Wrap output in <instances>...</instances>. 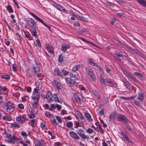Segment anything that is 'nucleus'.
Segmentation results:
<instances>
[{"mask_svg": "<svg viewBox=\"0 0 146 146\" xmlns=\"http://www.w3.org/2000/svg\"><path fill=\"white\" fill-rule=\"evenodd\" d=\"M80 78V76L78 74H69L68 77L66 78V81L68 85L70 87H76V83L75 80H78Z\"/></svg>", "mask_w": 146, "mask_h": 146, "instance_id": "nucleus-1", "label": "nucleus"}, {"mask_svg": "<svg viewBox=\"0 0 146 146\" xmlns=\"http://www.w3.org/2000/svg\"><path fill=\"white\" fill-rule=\"evenodd\" d=\"M40 95L38 90L36 88H34L31 96L32 100L31 102L33 107H37L38 106Z\"/></svg>", "mask_w": 146, "mask_h": 146, "instance_id": "nucleus-2", "label": "nucleus"}, {"mask_svg": "<svg viewBox=\"0 0 146 146\" xmlns=\"http://www.w3.org/2000/svg\"><path fill=\"white\" fill-rule=\"evenodd\" d=\"M100 82L105 85H106L107 84H108V85L110 87H116L117 84L115 82L109 78H105L102 74H101L100 76Z\"/></svg>", "mask_w": 146, "mask_h": 146, "instance_id": "nucleus-3", "label": "nucleus"}, {"mask_svg": "<svg viewBox=\"0 0 146 146\" xmlns=\"http://www.w3.org/2000/svg\"><path fill=\"white\" fill-rule=\"evenodd\" d=\"M3 108L7 112L11 113L15 110V107L14 104L11 102H7L3 104Z\"/></svg>", "mask_w": 146, "mask_h": 146, "instance_id": "nucleus-4", "label": "nucleus"}, {"mask_svg": "<svg viewBox=\"0 0 146 146\" xmlns=\"http://www.w3.org/2000/svg\"><path fill=\"white\" fill-rule=\"evenodd\" d=\"M29 14L32 16H33L37 20L40 22L42 24H43L46 27L48 30H49L50 31H51L50 27L46 23H45L42 20L40 19L38 17L36 16L33 12H31Z\"/></svg>", "mask_w": 146, "mask_h": 146, "instance_id": "nucleus-5", "label": "nucleus"}, {"mask_svg": "<svg viewBox=\"0 0 146 146\" xmlns=\"http://www.w3.org/2000/svg\"><path fill=\"white\" fill-rule=\"evenodd\" d=\"M52 84L53 86L58 90H62L63 88V85L59 81L54 80Z\"/></svg>", "mask_w": 146, "mask_h": 146, "instance_id": "nucleus-6", "label": "nucleus"}, {"mask_svg": "<svg viewBox=\"0 0 146 146\" xmlns=\"http://www.w3.org/2000/svg\"><path fill=\"white\" fill-rule=\"evenodd\" d=\"M117 118L118 121L122 122L123 123L125 122H127V121L128 120L126 116L123 114L117 115Z\"/></svg>", "mask_w": 146, "mask_h": 146, "instance_id": "nucleus-7", "label": "nucleus"}, {"mask_svg": "<svg viewBox=\"0 0 146 146\" xmlns=\"http://www.w3.org/2000/svg\"><path fill=\"white\" fill-rule=\"evenodd\" d=\"M27 21L29 25L33 29L37 28L38 27L36 25V23L34 19L29 18L27 19Z\"/></svg>", "mask_w": 146, "mask_h": 146, "instance_id": "nucleus-8", "label": "nucleus"}, {"mask_svg": "<svg viewBox=\"0 0 146 146\" xmlns=\"http://www.w3.org/2000/svg\"><path fill=\"white\" fill-rule=\"evenodd\" d=\"M76 113V117L78 120L82 123L85 122L86 120L84 117L80 112L78 111H77Z\"/></svg>", "mask_w": 146, "mask_h": 146, "instance_id": "nucleus-9", "label": "nucleus"}, {"mask_svg": "<svg viewBox=\"0 0 146 146\" xmlns=\"http://www.w3.org/2000/svg\"><path fill=\"white\" fill-rule=\"evenodd\" d=\"M16 121L22 124L25 121L28 119L25 115H20L17 117L16 118Z\"/></svg>", "mask_w": 146, "mask_h": 146, "instance_id": "nucleus-10", "label": "nucleus"}, {"mask_svg": "<svg viewBox=\"0 0 146 146\" xmlns=\"http://www.w3.org/2000/svg\"><path fill=\"white\" fill-rule=\"evenodd\" d=\"M77 133L81 137L82 139H88L89 137L86 135L84 133V131L82 129H79L76 131Z\"/></svg>", "mask_w": 146, "mask_h": 146, "instance_id": "nucleus-11", "label": "nucleus"}, {"mask_svg": "<svg viewBox=\"0 0 146 146\" xmlns=\"http://www.w3.org/2000/svg\"><path fill=\"white\" fill-rule=\"evenodd\" d=\"M20 139L15 137L14 135L8 138L7 141L10 143H13L15 144L16 142H18L19 141Z\"/></svg>", "mask_w": 146, "mask_h": 146, "instance_id": "nucleus-12", "label": "nucleus"}, {"mask_svg": "<svg viewBox=\"0 0 146 146\" xmlns=\"http://www.w3.org/2000/svg\"><path fill=\"white\" fill-rule=\"evenodd\" d=\"M52 97L53 96L52 92L49 90L47 91L46 96V98L48 102H51L53 101Z\"/></svg>", "mask_w": 146, "mask_h": 146, "instance_id": "nucleus-13", "label": "nucleus"}, {"mask_svg": "<svg viewBox=\"0 0 146 146\" xmlns=\"http://www.w3.org/2000/svg\"><path fill=\"white\" fill-rule=\"evenodd\" d=\"M54 101L56 102L62 104L61 100L58 94H54L53 95Z\"/></svg>", "mask_w": 146, "mask_h": 146, "instance_id": "nucleus-14", "label": "nucleus"}, {"mask_svg": "<svg viewBox=\"0 0 146 146\" xmlns=\"http://www.w3.org/2000/svg\"><path fill=\"white\" fill-rule=\"evenodd\" d=\"M125 75L130 80H131V81L135 83H137L138 82V81L131 74H125Z\"/></svg>", "mask_w": 146, "mask_h": 146, "instance_id": "nucleus-15", "label": "nucleus"}, {"mask_svg": "<svg viewBox=\"0 0 146 146\" xmlns=\"http://www.w3.org/2000/svg\"><path fill=\"white\" fill-rule=\"evenodd\" d=\"M74 97L77 102H80L82 100V96L81 94L79 93H76L74 95Z\"/></svg>", "mask_w": 146, "mask_h": 146, "instance_id": "nucleus-16", "label": "nucleus"}, {"mask_svg": "<svg viewBox=\"0 0 146 146\" xmlns=\"http://www.w3.org/2000/svg\"><path fill=\"white\" fill-rule=\"evenodd\" d=\"M32 67L35 73H38L39 72L40 70L39 66L36 61H35V64L33 65Z\"/></svg>", "mask_w": 146, "mask_h": 146, "instance_id": "nucleus-17", "label": "nucleus"}, {"mask_svg": "<svg viewBox=\"0 0 146 146\" xmlns=\"http://www.w3.org/2000/svg\"><path fill=\"white\" fill-rule=\"evenodd\" d=\"M53 6L54 7L56 8L58 10L60 11L62 10L64 12H65L66 10L65 9L64 7L63 6H61L56 3H55L54 4H53Z\"/></svg>", "mask_w": 146, "mask_h": 146, "instance_id": "nucleus-18", "label": "nucleus"}, {"mask_svg": "<svg viewBox=\"0 0 146 146\" xmlns=\"http://www.w3.org/2000/svg\"><path fill=\"white\" fill-rule=\"evenodd\" d=\"M70 136L72 138L76 139L78 140L80 139L79 136L75 132L73 131H71L70 132Z\"/></svg>", "mask_w": 146, "mask_h": 146, "instance_id": "nucleus-19", "label": "nucleus"}, {"mask_svg": "<svg viewBox=\"0 0 146 146\" xmlns=\"http://www.w3.org/2000/svg\"><path fill=\"white\" fill-rule=\"evenodd\" d=\"M143 102V101L139 100L137 99H137L134 100L133 103L136 106L141 107L142 105Z\"/></svg>", "mask_w": 146, "mask_h": 146, "instance_id": "nucleus-20", "label": "nucleus"}, {"mask_svg": "<svg viewBox=\"0 0 146 146\" xmlns=\"http://www.w3.org/2000/svg\"><path fill=\"white\" fill-rule=\"evenodd\" d=\"M145 97V95L143 93L141 92L138 94L137 98V99L143 102Z\"/></svg>", "mask_w": 146, "mask_h": 146, "instance_id": "nucleus-21", "label": "nucleus"}, {"mask_svg": "<svg viewBox=\"0 0 146 146\" xmlns=\"http://www.w3.org/2000/svg\"><path fill=\"white\" fill-rule=\"evenodd\" d=\"M70 48V46L68 44H63L61 46V50L65 52H66L68 49Z\"/></svg>", "mask_w": 146, "mask_h": 146, "instance_id": "nucleus-22", "label": "nucleus"}, {"mask_svg": "<svg viewBox=\"0 0 146 146\" xmlns=\"http://www.w3.org/2000/svg\"><path fill=\"white\" fill-rule=\"evenodd\" d=\"M129 123L131 124V123L129 121V120H128V121H127V122H125L124 124L126 128L129 131H132V129Z\"/></svg>", "mask_w": 146, "mask_h": 146, "instance_id": "nucleus-23", "label": "nucleus"}, {"mask_svg": "<svg viewBox=\"0 0 146 146\" xmlns=\"http://www.w3.org/2000/svg\"><path fill=\"white\" fill-rule=\"evenodd\" d=\"M84 115L89 122H91L93 121V119L92 118L91 115L88 113H85Z\"/></svg>", "mask_w": 146, "mask_h": 146, "instance_id": "nucleus-24", "label": "nucleus"}, {"mask_svg": "<svg viewBox=\"0 0 146 146\" xmlns=\"http://www.w3.org/2000/svg\"><path fill=\"white\" fill-rule=\"evenodd\" d=\"M123 82L125 83V85L126 86V88L129 91H130L131 90V85L128 82L125 80H124Z\"/></svg>", "mask_w": 146, "mask_h": 146, "instance_id": "nucleus-25", "label": "nucleus"}, {"mask_svg": "<svg viewBox=\"0 0 146 146\" xmlns=\"http://www.w3.org/2000/svg\"><path fill=\"white\" fill-rule=\"evenodd\" d=\"M50 118L51 122L53 125H58V123L56 121V120L55 118H54V116L53 115H52V117H50Z\"/></svg>", "mask_w": 146, "mask_h": 146, "instance_id": "nucleus-26", "label": "nucleus"}, {"mask_svg": "<svg viewBox=\"0 0 146 146\" xmlns=\"http://www.w3.org/2000/svg\"><path fill=\"white\" fill-rule=\"evenodd\" d=\"M46 48L48 52L50 54L54 53V49L53 47L48 45V46L46 47Z\"/></svg>", "mask_w": 146, "mask_h": 146, "instance_id": "nucleus-27", "label": "nucleus"}, {"mask_svg": "<svg viewBox=\"0 0 146 146\" xmlns=\"http://www.w3.org/2000/svg\"><path fill=\"white\" fill-rule=\"evenodd\" d=\"M88 63L92 66H96V64L94 62V60L93 59L89 58L88 59Z\"/></svg>", "mask_w": 146, "mask_h": 146, "instance_id": "nucleus-28", "label": "nucleus"}, {"mask_svg": "<svg viewBox=\"0 0 146 146\" xmlns=\"http://www.w3.org/2000/svg\"><path fill=\"white\" fill-rule=\"evenodd\" d=\"M44 143V141L42 139H40L37 141L35 145V146H43Z\"/></svg>", "mask_w": 146, "mask_h": 146, "instance_id": "nucleus-29", "label": "nucleus"}, {"mask_svg": "<svg viewBox=\"0 0 146 146\" xmlns=\"http://www.w3.org/2000/svg\"><path fill=\"white\" fill-rule=\"evenodd\" d=\"M1 78L6 80H9L10 78V76L8 74H6L2 75L1 76Z\"/></svg>", "mask_w": 146, "mask_h": 146, "instance_id": "nucleus-30", "label": "nucleus"}, {"mask_svg": "<svg viewBox=\"0 0 146 146\" xmlns=\"http://www.w3.org/2000/svg\"><path fill=\"white\" fill-rule=\"evenodd\" d=\"M138 2L141 6L144 7H146V1L145 0H139Z\"/></svg>", "mask_w": 146, "mask_h": 146, "instance_id": "nucleus-31", "label": "nucleus"}, {"mask_svg": "<svg viewBox=\"0 0 146 146\" xmlns=\"http://www.w3.org/2000/svg\"><path fill=\"white\" fill-rule=\"evenodd\" d=\"M63 59L64 56L62 54L60 55L58 57V62L61 64L64 61Z\"/></svg>", "mask_w": 146, "mask_h": 146, "instance_id": "nucleus-32", "label": "nucleus"}, {"mask_svg": "<svg viewBox=\"0 0 146 146\" xmlns=\"http://www.w3.org/2000/svg\"><path fill=\"white\" fill-rule=\"evenodd\" d=\"M92 94L94 96H96L98 99H100V96L99 95L98 92L95 90H93L92 91Z\"/></svg>", "mask_w": 146, "mask_h": 146, "instance_id": "nucleus-33", "label": "nucleus"}, {"mask_svg": "<svg viewBox=\"0 0 146 146\" xmlns=\"http://www.w3.org/2000/svg\"><path fill=\"white\" fill-rule=\"evenodd\" d=\"M33 109H31V113L34 115L36 114L38 112V110L37 108V107H34Z\"/></svg>", "mask_w": 146, "mask_h": 146, "instance_id": "nucleus-34", "label": "nucleus"}, {"mask_svg": "<svg viewBox=\"0 0 146 146\" xmlns=\"http://www.w3.org/2000/svg\"><path fill=\"white\" fill-rule=\"evenodd\" d=\"M116 114L114 113H112L110 115L109 117V120L110 121H111L112 120L114 119L115 117Z\"/></svg>", "mask_w": 146, "mask_h": 146, "instance_id": "nucleus-35", "label": "nucleus"}, {"mask_svg": "<svg viewBox=\"0 0 146 146\" xmlns=\"http://www.w3.org/2000/svg\"><path fill=\"white\" fill-rule=\"evenodd\" d=\"M36 28L33 29V30L31 31V34L32 35L35 37H37V33L36 31Z\"/></svg>", "mask_w": 146, "mask_h": 146, "instance_id": "nucleus-36", "label": "nucleus"}, {"mask_svg": "<svg viewBox=\"0 0 146 146\" xmlns=\"http://www.w3.org/2000/svg\"><path fill=\"white\" fill-rule=\"evenodd\" d=\"M7 9L10 13H13V9L11 6L10 5H8L7 6Z\"/></svg>", "mask_w": 146, "mask_h": 146, "instance_id": "nucleus-37", "label": "nucleus"}, {"mask_svg": "<svg viewBox=\"0 0 146 146\" xmlns=\"http://www.w3.org/2000/svg\"><path fill=\"white\" fill-rule=\"evenodd\" d=\"M36 42L37 44L35 46H38L40 48L42 47V44L41 43L39 39H37L36 40Z\"/></svg>", "mask_w": 146, "mask_h": 146, "instance_id": "nucleus-38", "label": "nucleus"}, {"mask_svg": "<svg viewBox=\"0 0 146 146\" xmlns=\"http://www.w3.org/2000/svg\"><path fill=\"white\" fill-rule=\"evenodd\" d=\"M24 33L25 34V35L26 37L28 38L29 40H32V37L31 36V35L30 33L27 34L25 33V31H24Z\"/></svg>", "mask_w": 146, "mask_h": 146, "instance_id": "nucleus-39", "label": "nucleus"}, {"mask_svg": "<svg viewBox=\"0 0 146 146\" xmlns=\"http://www.w3.org/2000/svg\"><path fill=\"white\" fill-rule=\"evenodd\" d=\"M6 87H1L0 86V94L3 93L4 91L7 90Z\"/></svg>", "mask_w": 146, "mask_h": 146, "instance_id": "nucleus-40", "label": "nucleus"}, {"mask_svg": "<svg viewBox=\"0 0 146 146\" xmlns=\"http://www.w3.org/2000/svg\"><path fill=\"white\" fill-rule=\"evenodd\" d=\"M66 126L69 128H71L73 127V123L72 121H69L66 123Z\"/></svg>", "mask_w": 146, "mask_h": 146, "instance_id": "nucleus-41", "label": "nucleus"}, {"mask_svg": "<svg viewBox=\"0 0 146 146\" xmlns=\"http://www.w3.org/2000/svg\"><path fill=\"white\" fill-rule=\"evenodd\" d=\"M88 75L93 80H95L96 78L94 74H88Z\"/></svg>", "mask_w": 146, "mask_h": 146, "instance_id": "nucleus-42", "label": "nucleus"}, {"mask_svg": "<svg viewBox=\"0 0 146 146\" xmlns=\"http://www.w3.org/2000/svg\"><path fill=\"white\" fill-rule=\"evenodd\" d=\"M21 135L25 139H26L27 137V135L26 132L25 131H23L21 133Z\"/></svg>", "mask_w": 146, "mask_h": 146, "instance_id": "nucleus-43", "label": "nucleus"}, {"mask_svg": "<svg viewBox=\"0 0 146 146\" xmlns=\"http://www.w3.org/2000/svg\"><path fill=\"white\" fill-rule=\"evenodd\" d=\"M80 67V65H78L74 66V68H73L72 69V71L74 72H75L76 71L78 70L79 68Z\"/></svg>", "mask_w": 146, "mask_h": 146, "instance_id": "nucleus-44", "label": "nucleus"}, {"mask_svg": "<svg viewBox=\"0 0 146 146\" xmlns=\"http://www.w3.org/2000/svg\"><path fill=\"white\" fill-rule=\"evenodd\" d=\"M12 67L13 71L15 72H16L17 70V65L16 63H15L13 64Z\"/></svg>", "mask_w": 146, "mask_h": 146, "instance_id": "nucleus-45", "label": "nucleus"}, {"mask_svg": "<svg viewBox=\"0 0 146 146\" xmlns=\"http://www.w3.org/2000/svg\"><path fill=\"white\" fill-rule=\"evenodd\" d=\"M79 18L80 20L82 21L85 22H87L88 21L87 19L83 16H79Z\"/></svg>", "mask_w": 146, "mask_h": 146, "instance_id": "nucleus-46", "label": "nucleus"}, {"mask_svg": "<svg viewBox=\"0 0 146 146\" xmlns=\"http://www.w3.org/2000/svg\"><path fill=\"white\" fill-rule=\"evenodd\" d=\"M11 127H13L19 128L20 127L19 126L15 123H11Z\"/></svg>", "mask_w": 146, "mask_h": 146, "instance_id": "nucleus-47", "label": "nucleus"}, {"mask_svg": "<svg viewBox=\"0 0 146 146\" xmlns=\"http://www.w3.org/2000/svg\"><path fill=\"white\" fill-rule=\"evenodd\" d=\"M125 13L123 11H122L121 13H117L116 15V16L119 18H121V17L122 16L124 15Z\"/></svg>", "mask_w": 146, "mask_h": 146, "instance_id": "nucleus-48", "label": "nucleus"}, {"mask_svg": "<svg viewBox=\"0 0 146 146\" xmlns=\"http://www.w3.org/2000/svg\"><path fill=\"white\" fill-rule=\"evenodd\" d=\"M3 119L7 121H10L11 120V119L9 118L7 115H4L3 117Z\"/></svg>", "mask_w": 146, "mask_h": 146, "instance_id": "nucleus-49", "label": "nucleus"}, {"mask_svg": "<svg viewBox=\"0 0 146 146\" xmlns=\"http://www.w3.org/2000/svg\"><path fill=\"white\" fill-rule=\"evenodd\" d=\"M125 60L126 61V62H127L128 64H130V65L132 66H133V65H134L133 62H131L129 59L127 58L125 59Z\"/></svg>", "mask_w": 146, "mask_h": 146, "instance_id": "nucleus-50", "label": "nucleus"}, {"mask_svg": "<svg viewBox=\"0 0 146 146\" xmlns=\"http://www.w3.org/2000/svg\"><path fill=\"white\" fill-rule=\"evenodd\" d=\"M107 4L108 5L111 6L112 7H114L115 6H117V5L114 4L110 2H107Z\"/></svg>", "mask_w": 146, "mask_h": 146, "instance_id": "nucleus-51", "label": "nucleus"}, {"mask_svg": "<svg viewBox=\"0 0 146 146\" xmlns=\"http://www.w3.org/2000/svg\"><path fill=\"white\" fill-rule=\"evenodd\" d=\"M95 133V132L93 131V130L91 128H89L87 130L86 132L88 133L89 134H91L93 132Z\"/></svg>", "mask_w": 146, "mask_h": 146, "instance_id": "nucleus-52", "label": "nucleus"}, {"mask_svg": "<svg viewBox=\"0 0 146 146\" xmlns=\"http://www.w3.org/2000/svg\"><path fill=\"white\" fill-rule=\"evenodd\" d=\"M115 55L118 58L122 57L123 56V55L122 54L119 52H116L115 53Z\"/></svg>", "mask_w": 146, "mask_h": 146, "instance_id": "nucleus-53", "label": "nucleus"}, {"mask_svg": "<svg viewBox=\"0 0 146 146\" xmlns=\"http://www.w3.org/2000/svg\"><path fill=\"white\" fill-rule=\"evenodd\" d=\"M45 115L46 116L50 117H50H52V115L50 114V112H46L45 113Z\"/></svg>", "mask_w": 146, "mask_h": 146, "instance_id": "nucleus-54", "label": "nucleus"}, {"mask_svg": "<svg viewBox=\"0 0 146 146\" xmlns=\"http://www.w3.org/2000/svg\"><path fill=\"white\" fill-rule=\"evenodd\" d=\"M11 18L12 19V22L13 23H15L16 22V20L14 19L15 16L13 15H11L10 16Z\"/></svg>", "mask_w": 146, "mask_h": 146, "instance_id": "nucleus-55", "label": "nucleus"}, {"mask_svg": "<svg viewBox=\"0 0 146 146\" xmlns=\"http://www.w3.org/2000/svg\"><path fill=\"white\" fill-rule=\"evenodd\" d=\"M78 38L80 39V40H82L84 41V42H85L86 43H91V42H90L88 41L85 40V39L82 38L81 37H79Z\"/></svg>", "mask_w": 146, "mask_h": 146, "instance_id": "nucleus-56", "label": "nucleus"}, {"mask_svg": "<svg viewBox=\"0 0 146 146\" xmlns=\"http://www.w3.org/2000/svg\"><path fill=\"white\" fill-rule=\"evenodd\" d=\"M78 38L80 39V40H82L84 41V42H85L86 43H91V42H90L88 41L85 40V39L82 38L81 37H79Z\"/></svg>", "mask_w": 146, "mask_h": 146, "instance_id": "nucleus-57", "label": "nucleus"}, {"mask_svg": "<svg viewBox=\"0 0 146 146\" xmlns=\"http://www.w3.org/2000/svg\"><path fill=\"white\" fill-rule=\"evenodd\" d=\"M118 4L120 5H124V2L121 0H116Z\"/></svg>", "mask_w": 146, "mask_h": 146, "instance_id": "nucleus-58", "label": "nucleus"}, {"mask_svg": "<svg viewBox=\"0 0 146 146\" xmlns=\"http://www.w3.org/2000/svg\"><path fill=\"white\" fill-rule=\"evenodd\" d=\"M69 12H67L66 11H65V13H68V14H70L72 15L73 16H76L75 15H74L75 13L73 12V11L72 10H71L70 11H69Z\"/></svg>", "mask_w": 146, "mask_h": 146, "instance_id": "nucleus-59", "label": "nucleus"}, {"mask_svg": "<svg viewBox=\"0 0 146 146\" xmlns=\"http://www.w3.org/2000/svg\"><path fill=\"white\" fill-rule=\"evenodd\" d=\"M56 120L58 121V122L60 123L62 122V121L60 117L58 116H56Z\"/></svg>", "mask_w": 146, "mask_h": 146, "instance_id": "nucleus-60", "label": "nucleus"}, {"mask_svg": "<svg viewBox=\"0 0 146 146\" xmlns=\"http://www.w3.org/2000/svg\"><path fill=\"white\" fill-rule=\"evenodd\" d=\"M48 133L49 135H50L51 136V139H53L55 138V137L53 135L52 133V132L50 131H49L48 132Z\"/></svg>", "mask_w": 146, "mask_h": 146, "instance_id": "nucleus-61", "label": "nucleus"}, {"mask_svg": "<svg viewBox=\"0 0 146 146\" xmlns=\"http://www.w3.org/2000/svg\"><path fill=\"white\" fill-rule=\"evenodd\" d=\"M74 124L76 125V127H75V128H77L78 127H80L81 126L80 125L79 123L78 122H76L74 123Z\"/></svg>", "mask_w": 146, "mask_h": 146, "instance_id": "nucleus-62", "label": "nucleus"}, {"mask_svg": "<svg viewBox=\"0 0 146 146\" xmlns=\"http://www.w3.org/2000/svg\"><path fill=\"white\" fill-rule=\"evenodd\" d=\"M18 107L21 109H24V106L23 104H19L18 105Z\"/></svg>", "mask_w": 146, "mask_h": 146, "instance_id": "nucleus-63", "label": "nucleus"}, {"mask_svg": "<svg viewBox=\"0 0 146 146\" xmlns=\"http://www.w3.org/2000/svg\"><path fill=\"white\" fill-rule=\"evenodd\" d=\"M56 108L58 110H60L61 109V106L58 104H56Z\"/></svg>", "mask_w": 146, "mask_h": 146, "instance_id": "nucleus-64", "label": "nucleus"}]
</instances>
